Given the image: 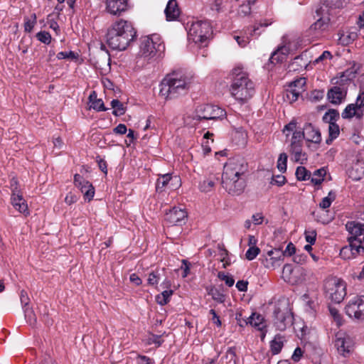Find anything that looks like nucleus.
I'll return each instance as SVG.
<instances>
[{
    "instance_id": "31",
    "label": "nucleus",
    "mask_w": 364,
    "mask_h": 364,
    "mask_svg": "<svg viewBox=\"0 0 364 364\" xmlns=\"http://www.w3.org/2000/svg\"><path fill=\"white\" fill-rule=\"evenodd\" d=\"M218 178L213 176H210L208 178L203 180L199 185V188L203 192H209L213 190L215 184V181H217Z\"/></svg>"
},
{
    "instance_id": "9",
    "label": "nucleus",
    "mask_w": 364,
    "mask_h": 364,
    "mask_svg": "<svg viewBox=\"0 0 364 364\" xmlns=\"http://www.w3.org/2000/svg\"><path fill=\"white\" fill-rule=\"evenodd\" d=\"M346 73H343L339 77H336L332 80L335 86L328 90V98L333 104H340L346 96L348 85L350 82Z\"/></svg>"
},
{
    "instance_id": "3",
    "label": "nucleus",
    "mask_w": 364,
    "mask_h": 364,
    "mask_svg": "<svg viewBox=\"0 0 364 364\" xmlns=\"http://www.w3.org/2000/svg\"><path fill=\"white\" fill-rule=\"evenodd\" d=\"M232 83L230 87L231 95L237 101L245 102L255 92V85L248 74L240 66L234 68L231 73Z\"/></svg>"
},
{
    "instance_id": "62",
    "label": "nucleus",
    "mask_w": 364,
    "mask_h": 364,
    "mask_svg": "<svg viewBox=\"0 0 364 364\" xmlns=\"http://www.w3.org/2000/svg\"><path fill=\"white\" fill-rule=\"evenodd\" d=\"M77 200V196L71 193H69L65 198V202L69 205L75 203Z\"/></svg>"
},
{
    "instance_id": "39",
    "label": "nucleus",
    "mask_w": 364,
    "mask_h": 364,
    "mask_svg": "<svg viewBox=\"0 0 364 364\" xmlns=\"http://www.w3.org/2000/svg\"><path fill=\"white\" fill-rule=\"evenodd\" d=\"M173 293V290H165L162 291L156 296V302L161 306L166 304L169 301Z\"/></svg>"
},
{
    "instance_id": "47",
    "label": "nucleus",
    "mask_w": 364,
    "mask_h": 364,
    "mask_svg": "<svg viewBox=\"0 0 364 364\" xmlns=\"http://www.w3.org/2000/svg\"><path fill=\"white\" fill-rule=\"evenodd\" d=\"M287 155L285 153L280 154L277 160V168L282 173L287 171Z\"/></svg>"
},
{
    "instance_id": "44",
    "label": "nucleus",
    "mask_w": 364,
    "mask_h": 364,
    "mask_svg": "<svg viewBox=\"0 0 364 364\" xmlns=\"http://www.w3.org/2000/svg\"><path fill=\"white\" fill-rule=\"evenodd\" d=\"M36 23V15L33 14L31 16V18H24V31L25 32L30 33L32 31L34 26Z\"/></svg>"
},
{
    "instance_id": "46",
    "label": "nucleus",
    "mask_w": 364,
    "mask_h": 364,
    "mask_svg": "<svg viewBox=\"0 0 364 364\" xmlns=\"http://www.w3.org/2000/svg\"><path fill=\"white\" fill-rule=\"evenodd\" d=\"M253 4L238 3L237 14L240 16H246L251 12V6Z\"/></svg>"
},
{
    "instance_id": "41",
    "label": "nucleus",
    "mask_w": 364,
    "mask_h": 364,
    "mask_svg": "<svg viewBox=\"0 0 364 364\" xmlns=\"http://www.w3.org/2000/svg\"><path fill=\"white\" fill-rule=\"evenodd\" d=\"M339 118V113L336 109H329L323 117V120L328 124L331 123H336V121Z\"/></svg>"
},
{
    "instance_id": "23",
    "label": "nucleus",
    "mask_w": 364,
    "mask_h": 364,
    "mask_svg": "<svg viewBox=\"0 0 364 364\" xmlns=\"http://www.w3.org/2000/svg\"><path fill=\"white\" fill-rule=\"evenodd\" d=\"M180 181L177 176L172 177L170 174L166 173L160 176L156 181V189L157 191H164L165 188L167 187L169 183L173 186V182L178 183Z\"/></svg>"
},
{
    "instance_id": "16",
    "label": "nucleus",
    "mask_w": 364,
    "mask_h": 364,
    "mask_svg": "<svg viewBox=\"0 0 364 364\" xmlns=\"http://www.w3.org/2000/svg\"><path fill=\"white\" fill-rule=\"evenodd\" d=\"M187 213L183 208L173 207L166 213L165 220L171 225H181L185 223Z\"/></svg>"
},
{
    "instance_id": "11",
    "label": "nucleus",
    "mask_w": 364,
    "mask_h": 364,
    "mask_svg": "<svg viewBox=\"0 0 364 364\" xmlns=\"http://www.w3.org/2000/svg\"><path fill=\"white\" fill-rule=\"evenodd\" d=\"M346 312L350 318L364 321V296H357L350 299L346 306Z\"/></svg>"
},
{
    "instance_id": "58",
    "label": "nucleus",
    "mask_w": 364,
    "mask_h": 364,
    "mask_svg": "<svg viewBox=\"0 0 364 364\" xmlns=\"http://www.w3.org/2000/svg\"><path fill=\"white\" fill-rule=\"evenodd\" d=\"M248 282L240 280L236 284V287L240 291H246L247 290Z\"/></svg>"
},
{
    "instance_id": "22",
    "label": "nucleus",
    "mask_w": 364,
    "mask_h": 364,
    "mask_svg": "<svg viewBox=\"0 0 364 364\" xmlns=\"http://www.w3.org/2000/svg\"><path fill=\"white\" fill-rule=\"evenodd\" d=\"M304 139L315 144L321 142V136L320 132L316 129L311 124L308 123L304 127Z\"/></svg>"
},
{
    "instance_id": "18",
    "label": "nucleus",
    "mask_w": 364,
    "mask_h": 364,
    "mask_svg": "<svg viewBox=\"0 0 364 364\" xmlns=\"http://www.w3.org/2000/svg\"><path fill=\"white\" fill-rule=\"evenodd\" d=\"M283 252L279 249L271 250L267 252V257L262 261L264 266L267 269H274L280 265Z\"/></svg>"
},
{
    "instance_id": "52",
    "label": "nucleus",
    "mask_w": 364,
    "mask_h": 364,
    "mask_svg": "<svg viewBox=\"0 0 364 364\" xmlns=\"http://www.w3.org/2000/svg\"><path fill=\"white\" fill-rule=\"evenodd\" d=\"M235 357H236L235 348L233 347L229 348L225 353V359H227V360L228 359L230 360V362L233 360V364H236V361L235 359Z\"/></svg>"
},
{
    "instance_id": "4",
    "label": "nucleus",
    "mask_w": 364,
    "mask_h": 364,
    "mask_svg": "<svg viewBox=\"0 0 364 364\" xmlns=\"http://www.w3.org/2000/svg\"><path fill=\"white\" fill-rule=\"evenodd\" d=\"M191 78L181 73L168 75L161 83L160 94L166 99L176 97L188 90Z\"/></svg>"
},
{
    "instance_id": "49",
    "label": "nucleus",
    "mask_w": 364,
    "mask_h": 364,
    "mask_svg": "<svg viewBox=\"0 0 364 364\" xmlns=\"http://www.w3.org/2000/svg\"><path fill=\"white\" fill-rule=\"evenodd\" d=\"M36 38L45 44H49L51 41V36L47 31H40L36 34Z\"/></svg>"
},
{
    "instance_id": "26",
    "label": "nucleus",
    "mask_w": 364,
    "mask_h": 364,
    "mask_svg": "<svg viewBox=\"0 0 364 364\" xmlns=\"http://www.w3.org/2000/svg\"><path fill=\"white\" fill-rule=\"evenodd\" d=\"M302 144H296L291 142L290 151L294 156V160L296 162L304 164L307 161V156L305 153L302 151Z\"/></svg>"
},
{
    "instance_id": "63",
    "label": "nucleus",
    "mask_w": 364,
    "mask_h": 364,
    "mask_svg": "<svg viewBox=\"0 0 364 364\" xmlns=\"http://www.w3.org/2000/svg\"><path fill=\"white\" fill-rule=\"evenodd\" d=\"M252 223L255 225H260L262 223L264 217L261 213H256L252 216Z\"/></svg>"
},
{
    "instance_id": "30",
    "label": "nucleus",
    "mask_w": 364,
    "mask_h": 364,
    "mask_svg": "<svg viewBox=\"0 0 364 364\" xmlns=\"http://www.w3.org/2000/svg\"><path fill=\"white\" fill-rule=\"evenodd\" d=\"M284 346V338L280 334L274 336V339L270 342V350L272 355L279 353Z\"/></svg>"
},
{
    "instance_id": "17",
    "label": "nucleus",
    "mask_w": 364,
    "mask_h": 364,
    "mask_svg": "<svg viewBox=\"0 0 364 364\" xmlns=\"http://www.w3.org/2000/svg\"><path fill=\"white\" fill-rule=\"evenodd\" d=\"M74 183L84 194L85 199L89 201L92 199L95 195V188L88 181L77 173L74 176Z\"/></svg>"
},
{
    "instance_id": "12",
    "label": "nucleus",
    "mask_w": 364,
    "mask_h": 364,
    "mask_svg": "<svg viewBox=\"0 0 364 364\" xmlns=\"http://www.w3.org/2000/svg\"><path fill=\"white\" fill-rule=\"evenodd\" d=\"M274 326L278 331H283L293 323L292 313L288 308H276L274 311Z\"/></svg>"
},
{
    "instance_id": "36",
    "label": "nucleus",
    "mask_w": 364,
    "mask_h": 364,
    "mask_svg": "<svg viewBox=\"0 0 364 364\" xmlns=\"http://www.w3.org/2000/svg\"><path fill=\"white\" fill-rule=\"evenodd\" d=\"M300 95H301V93L297 92L295 89H292L288 86L284 92L283 98L288 102L292 103L298 100Z\"/></svg>"
},
{
    "instance_id": "28",
    "label": "nucleus",
    "mask_w": 364,
    "mask_h": 364,
    "mask_svg": "<svg viewBox=\"0 0 364 364\" xmlns=\"http://www.w3.org/2000/svg\"><path fill=\"white\" fill-rule=\"evenodd\" d=\"M289 49L286 46H281L277 48L271 55L269 61L271 63L276 64L281 63L286 59Z\"/></svg>"
},
{
    "instance_id": "13",
    "label": "nucleus",
    "mask_w": 364,
    "mask_h": 364,
    "mask_svg": "<svg viewBox=\"0 0 364 364\" xmlns=\"http://www.w3.org/2000/svg\"><path fill=\"white\" fill-rule=\"evenodd\" d=\"M364 94L358 96L355 103L348 105L342 112V117L344 119H351L353 117L360 119L363 117L364 113Z\"/></svg>"
},
{
    "instance_id": "29",
    "label": "nucleus",
    "mask_w": 364,
    "mask_h": 364,
    "mask_svg": "<svg viewBox=\"0 0 364 364\" xmlns=\"http://www.w3.org/2000/svg\"><path fill=\"white\" fill-rule=\"evenodd\" d=\"M89 101L90 103V108H92L97 111H105L107 108L104 105V102L102 99L97 97V94L95 91H92L89 96Z\"/></svg>"
},
{
    "instance_id": "43",
    "label": "nucleus",
    "mask_w": 364,
    "mask_h": 364,
    "mask_svg": "<svg viewBox=\"0 0 364 364\" xmlns=\"http://www.w3.org/2000/svg\"><path fill=\"white\" fill-rule=\"evenodd\" d=\"M23 311L27 322L31 326L35 325L36 323L37 318L33 309L28 306L23 308Z\"/></svg>"
},
{
    "instance_id": "38",
    "label": "nucleus",
    "mask_w": 364,
    "mask_h": 364,
    "mask_svg": "<svg viewBox=\"0 0 364 364\" xmlns=\"http://www.w3.org/2000/svg\"><path fill=\"white\" fill-rule=\"evenodd\" d=\"M306 83V78L300 77L295 80L294 81L291 82L288 86L292 89H295L297 92L302 94L305 91Z\"/></svg>"
},
{
    "instance_id": "7",
    "label": "nucleus",
    "mask_w": 364,
    "mask_h": 364,
    "mask_svg": "<svg viewBox=\"0 0 364 364\" xmlns=\"http://www.w3.org/2000/svg\"><path fill=\"white\" fill-rule=\"evenodd\" d=\"M213 34L212 27L208 21H197L191 23L188 31L191 41L205 46Z\"/></svg>"
},
{
    "instance_id": "35",
    "label": "nucleus",
    "mask_w": 364,
    "mask_h": 364,
    "mask_svg": "<svg viewBox=\"0 0 364 364\" xmlns=\"http://www.w3.org/2000/svg\"><path fill=\"white\" fill-rule=\"evenodd\" d=\"M248 323L252 326L257 327L259 330L262 331L264 327V318L257 314L253 313L248 318ZM247 323V322H246Z\"/></svg>"
},
{
    "instance_id": "54",
    "label": "nucleus",
    "mask_w": 364,
    "mask_h": 364,
    "mask_svg": "<svg viewBox=\"0 0 364 364\" xmlns=\"http://www.w3.org/2000/svg\"><path fill=\"white\" fill-rule=\"evenodd\" d=\"M21 303L23 305V309L28 307V304L30 301V299L28 296L27 292L25 290H21L20 294Z\"/></svg>"
},
{
    "instance_id": "50",
    "label": "nucleus",
    "mask_w": 364,
    "mask_h": 364,
    "mask_svg": "<svg viewBox=\"0 0 364 364\" xmlns=\"http://www.w3.org/2000/svg\"><path fill=\"white\" fill-rule=\"evenodd\" d=\"M218 277L220 280L224 281L225 282L226 285L228 287H232L235 283V280L232 278V277L227 275L223 272H219L218 273Z\"/></svg>"
},
{
    "instance_id": "1",
    "label": "nucleus",
    "mask_w": 364,
    "mask_h": 364,
    "mask_svg": "<svg viewBox=\"0 0 364 364\" xmlns=\"http://www.w3.org/2000/svg\"><path fill=\"white\" fill-rule=\"evenodd\" d=\"M247 171V164L242 158H233L224 165L222 175L223 187L232 195L241 194L245 188L242 177Z\"/></svg>"
},
{
    "instance_id": "14",
    "label": "nucleus",
    "mask_w": 364,
    "mask_h": 364,
    "mask_svg": "<svg viewBox=\"0 0 364 364\" xmlns=\"http://www.w3.org/2000/svg\"><path fill=\"white\" fill-rule=\"evenodd\" d=\"M349 245L344 246L340 251V256L344 259H350L364 253V247L361 240L348 241Z\"/></svg>"
},
{
    "instance_id": "5",
    "label": "nucleus",
    "mask_w": 364,
    "mask_h": 364,
    "mask_svg": "<svg viewBox=\"0 0 364 364\" xmlns=\"http://www.w3.org/2000/svg\"><path fill=\"white\" fill-rule=\"evenodd\" d=\"M346 4V0H321L319 8L316 10V21L311 26L314 30H323L330 23L334 22L335 16Z\"/></svg>"
},
{
    "instance_id": "2",
    "label": "nucleus",
    "mask_w": 364,
    "mask_h": 364,
    "mask_svg": "<svg viewBox=\"0 0 364 364\" xmlns=\"http://www.w3.org/2000/svg\"><path fill=\"white\" fill-rule=\"evenodd\" d=\"M136 36L132 23L120 19L114 22L107 33V43L113 50H124Z\"/></svg>"
},
{
    "instance_id": "37",
    "label": "nucleus",
    "mask_w": 364,
    "mask_h": 364,
    "mask_svg": "<svg viewBox=\"0 0 364 364\" xmlns=\"http://www.w3.org/2000/svg\"><path fill=\"white\" fill-rule=\"evenodd\" d=\"M111 106L113 108L112 114L115 116H122L126 112V107L119 100L114 99L111 101Z\"/></svg>"
},
{
    "instance_id": "34",
    "label": "nucleus",
    "mask_w": 364,
    "mask_h": 364,
    "mask_svg": "<svg viewBox=\"0 0 364 364\" xmlns=\"http://www.w3.org/2000/svg\"><path fill=\"white\" fill-rule=\"evenodd\" d=\"M340 134L339 126L336 123H331L328 124V137L326 140L327 144H331V142L336 139Z\"/></svg>"
},
{
    "instance_id": "42",
    "label": "nucleus",
    "mask_w": 364,
    "mask_h": 364,
    "mask_svg": "<svg viewBox=\"0 0 364 364\" xmlns=\"http://www.w3.org/2000/svg\"><path fill=\"white\" fill-rule=\"evenodd\" d=\"M296 177L299 181H306L310 178L311 172L304 166H299L296 170Z\"/></svg>"
},
{
    "instance_id": "8",
    "label": "nucleus",
    "mask_w": 364,
    "mask_h": 364,
    "mask_svg": "<svg viewBox=\"0 0 364 364\" xmlns=\"http://www.w3.org/2000/svg\"><path fill=\"white\" fill-rule=\"evenodd\" d=\"M324 291L329 299L338 304L346 295V285L341 279L330 277L325 281Z\"/></svg>"
},
{
    "instance_id": "21",
    "label": "nucleus",
    "mask_w": 364,
    "mask_h": 364,
    "mask_svg": "<svg viewBox=\"0 0 364 364\" xmlns=\"http://www.w3.org/2000/svg\"><path fill=\"white\" fill-rule=\"evenodd\" d=\"M271 24V22H267V21H264V23H259L258 24H255L253 27V29L250 31L249 36L247 35V32L245 31V36H234V38L237 42L238 45L241 47H245L250 41V38L251 36H254L255 35L259 36V33H257V31L259 29L260 27H267L269 25Z\"/></svg>"
},
{
    "instance_id": "51",
    "label": "nucleus",
    "mask_w": 364,
    "mask_h": 364,
    "mask_svg": "<svg viewBox=\"0 0 364 364\" xmlns=\"http://www.w3.org/2000/svg\"><path fill=\"white\" fill-rule=\"evenodd\" d=\"M10 188L11 190V196L22 195L19 189L18 182L16 178H13L10 181Z\"/></svg>"
},
{
    "instance_id": "32",
    "label": "nucleus",
    "mask_w": 364,
    "mask_h": 364,
    "mask_svg": "<svg viewBox=\"0 0 364 364\" xmlns=\"http://www.w3.org/2000/svg\"><path fill=\"white\" fill-rule=\"evenodd\" d=\"M208 294L212 296V299L218 303L223 304L225 300V295L215 287L207 288Z\"/></svg>"
},
{
    "instance_id": "59",
    "label": "nucleus",
    "mask_w": 364,
    "mask_h": 364,
    "mask_svg": "<svg viewBox=\"0 0 364 364\" xmlns=\"http://www.w3.org/2000/svg\"><path fill=\"white\" fill-rule=\"evenodd\" d=\"M302 354H303V351L301 350V349L300 348L298 347L294 350V353L291 356V359L294 362H298L301 359Z\"/></svg>"
},
{
    "instance_id": "64",
    "label": "nucleus",
    "mask_w": 364,
    "mask_h": 364,
    "mask_svg": "<svg viewBox=\"0 0 364 364\" xmlns=\"http://www.w3.org/2000/svg\"><path fill=\"white\" fill-rule=\"evenodd\" d=\"M138 358L140 360L139 364H154V361L152 359L145 355H139Z\"/></svg>"
},
{
    "instance_id": "45",
    "label": "nucleus",
    "mask_w": 364,
    "mask_h": 364,
    "mask_svg": "<svg viewBox=\"0 0 364 364\" xmlns=\"http://www.w3.org/2000/svg\"><path fill=\"white\" fill-rule=\"evenodd\" d=\"M336 196L333 191L328 193V196L323 198L319 203V207L322 209L328 208L331 206L332 202L335 200Z\"/></svg>"
},
{
    "instance_id": "40",
    "label": "nucleus",
    "mask_w": 364,
    "mask_h": 364,
    "mask_svg": "<svg viewBox=\"0 0 364 364\" xmlns=\"http://www.w3.org/2000/svg\"><path fill=\"white\" fill-rule=\"evenodd\" d=\"M326 171L324 168H319L314 172L311 182L315 185H320L324 179Z\"/></svg>"
},
{
    "instance_id": "53",
    "label": "nucleus",
    "mask_w": 364,
    "mask_h": 364,
    "mask_svg": "<svg viewBox=\"0 0 364 364\" xmlns=\"http://www.w3.org/2000/svg\"><path fill=\"white\" fill-rule=\"evenodd\" d=\"M302 139H304V132L301 131H296L293 133L291 142H296V144H302Z\"/></svg>"
},
{
    "instance_id": "15",
    "label": "nucleus",
    "mask_w": 364,
    "mask_h": 364,
    "mask_svg": "<svg viewBox=\"0 0 364 364\" xmlns=\"http://www.w3.org/2000/svg\"><path fill=\"white\" fill-rule=\"evenodd\" d=\"M334 343L339 353L343 355L350 353L353 347L352 339L343 331H338L336 333Z\"/></svg>"
},
{
    "instance_id": "24",
    "label": "nucleus",
    "mask_w": 364,
    "mask_h": 364,
    "mask_svg": "<svg viewBox=\"0 0 364 364\" xmlns=\"http://www.w3.org/2000/svg\"><path fill=\"white\" fill-rule=\"evenodd\" d=\"M164 13L166 14L167 21L176 20L180 14V10L176 0H169L165 9Z\"/></svg>"
},
{
    "instance_id": "60",
    "label": "nucleus",
    "mask_w": 364,
    "mask_h": 364,
    "mask_svg": "<svg viewBox=\"0 0 364 364\" xmlns=\"http://www.w3.org/2000/svg\"><path fill=\"white\" fill-rule=\"evenodd\" d=\"M127 131V127L124 124H119L114 129L113 132L118 134H124Z\"/></svg>"
},
{
    "instance_id": "10",
    "label": "nucleus",
    "mask_w": 364,
    "mask_h": 364,
    "mask_svg": "<svg viewBox=\"0 0 364 364\" xmlns=\"http://www.w3.org/2000/svg\"><path fill=\"white\" fill-rule=\"evenodd\" d=\"M225 115V112L218 106L202 105L196 110V118L198 120H215Z\"/></svg>"
},
{
    "instance_id": "20",
    "label": "nucleus",
    "mask_w": 364,
    "mask_h": 364,
    "mask_svg": "<svg viewBox=\"0 0 364 364\" xmlns=\"http://www.w3.org/2000/svg\"><path fill=\"white\" fill-rule=\"evenodd\" d=\"M127 0H107L106 9L112 15H121L127 10Z\"/></svg>"
},
{
    "instance_id": "48",
    "label": "nucleus",
    "mask_w": 364,
    "mask_h": 364,
    "mask_svg": "<svg viewBox=\"0 0 364 364\" xmlns=\"http://www.w3.org/2000/svg\"><path fill=\"white\" fill-rule=\"evenodd\" d=\"M260 252L259 247L256 246L250 247L245 253V257L248 260L254 259Z\"/></svg>"
},
{
    "instance_id": "57",
    "label": "nucleus",
    "mask_w": 364,
    "mask_h": 364,
    "mask_svg": "<svg viewBox=\"0 0 364 364\" xmlns=\"http://www.w3.org/2000/svg\"><path fill=\"white\" fill-rule=\"evenodd\" d=\"M210 314L212 315V322L217 325L218 327L221 326V321L220 319V317L217 315L214 309H210Z\"/></svg>"
},
{
    "instance_id": "27",
    "label": "nucleus",
    "mask_w": 364,
    "mask_h": 364,
    "mask_svg": "<svg viewBox=\"0 0 364 364\" xmlns=\"http://www.w3.org/2000/svg\"><path fill=\"white\" fill-rule=\"evenodd\" d=\"M164 268H156L148 274L147 284L150 286H157L161 279L165 275Z\"/></svg>"
},
{
    "instance_id": "61",
    "label": "nucleus",
    "mask_w": 364,
    "mask_h": 364,
    "mask_svg": "<svg viewBox=\"0 0 364 364\" xmlns=\"http://www.w3.org/2000/svg\"><path fill=\"white\" fill-rule=\"evenodd\" d=\"M295 250H296V248H295L294 245L291 242H290L289 244L287 245L284 252H283V256L284 255L291 256L295 252Z\"/></svg>"
},
{
    "instance_id": "19",
    "label": "nucleus",
    "mask_w": 364,
    "mask_h": 364,
    "mask_svg": "<svg viewBox=\"0 0 364 364\" xmlns=\"http://www.w3.org/2000/svg\"><path fill=\"white\" fill-rule=\"evenodd\" d=\"M346 228L350 235L348 237V241L354 240H361L364 234V224L356 221H350L346 223Z\"/></svg>"
},
{
    "instance_id": "25",
    "label": "nucleus",
    "mask_w": 364,
    "mask_h": 364,
    "mask_svg": "<svg viewBox=\"0 0 364 364\" xmlns=\"http://www.w3.org/2000/svg\"><path fill=\"white\" fill-rule=\"evenodd\" d=\"M11 200L16 210L26 215L29 214L27 203L22 195L11 196Z\"/></svg>"
},
{
    "instance_id": "56",
    "label": "nucleus",
    "mask_w": 364,
    "mask_h": 364,
    "mask_svg": "<svg viewBox=\"0 0 364 364\" xmlns=\"http://www.w3.org/2000/svg\"><path fill=\"white\" fill-rule=\"evenodd\" d=\"M305 235H306L305 238H306V242H308L311 245H313L315 243L316 237V233L315 231H312L310 232H306Z\"/></svg>"
},
{
    "instance_id": "6",
    "label": "nucleus",
    "mask_w": 364,
    "mask_h": 364,
    "mask_svg": "<svg viewBox=\"0 0 364 364\" xmlns=\"http://www.w3.org/2000/svg\"><path fill=\"white\" fill-rule=\"evenodd\" d=\"M165 46L158 34L144 36L141 40L140 53L146 58L161 57Z\"/></svg>"
},
{
    "instance_id": "33",
    "label": "nucleus",
    "mask_w": 364,
    "mask_h": 364,
    "mask_svg": "<svg viewBox=\"0 0 364 364\" xmlns=\"http://www.w3.org/2000/svg\"><path fill=\"white\" fill-rule=\"evenodd\" d=\"M283 272H288L290 274H294L295 277L297 275H299L301 277V278L299 280L292 281V282L300 283V282L305 281L304 277L306 275V271L304 269H297L293 270L291 269V265L286 264V265H284V267L283 268Z\"/></svg>"
},
{
    "instance_id": "55",
    "label": "nucleus",
    "mask_w": 364,
    "mask_h": 364,
    "mask_svg": "<svg viewBox=\"0 0 364 364\" xmlns=\"http://www.w3.org/2000/svg\"><path fill=\"white\" fill-rule=\"evenodd\" d=\"M213 136V134H210L209 132H207L204 135V138L206 139L207 140L205 142L203 143L202 146L203 148V151H204L205 154H206L211 151V149L209 146L208 139L210 138V136Z\"/></svg>"
}]
</instances>
